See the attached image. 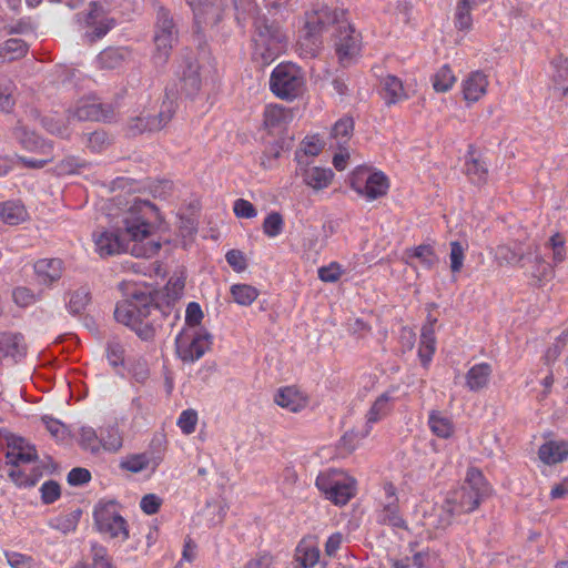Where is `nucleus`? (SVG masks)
Instances as JSON below:
<instances>
[{
    "label": "nucleus",
    "instance_id": "nucleus-1",
    "mask_svg": "<svg viewBox=\"0 0 568 568\" xmlns=\"http://www.w3.org/2000/svg\"><path fill=\"white\" fill-rule=\"evenodd\" d=\"M120 230L131 246V255L135 257H153L161 248L158 233L162 226V217L152 203L134 199L121 214Z\"/></svg>",
    "mask_w": 568,
    "mask_h": 568
},
{
    "label": "nucleus",
    "instance_id": "nucleus-2",
    "mask_svg": "<svg viewBox=\"0 0 568 568\" xmlns=\"http://www.w3.org/2000/svg\"><path fill=\"white\" fill-rule=\"evenodd\" d=\"M346 12L328 6L325 1H317L312 9L305 13L304 36L298 41L300 54L312 58L321 49L320 34L329 26L336 24L337 29L344 24Z\"/></svg>",
    "mask_w": 568,
    "mask_h": 568
},
{
    "label": "nucleus",
    "instance_id": "nucleus-3",
    "mask_svg": "<svg viewBox=\"0 0 568 568\" xmlns=\"http://www.w3.org/2000/svg\"><path fill=\"white\" fill-rule=\"evenodd\" d=\"M490 487L481 471L469 468L464 484L448 493L446 499L458 515L473 513L478 508L485 497L489 495Z\"/></svg>",
    "mask_w": 568,
    "mask_h": 568
},
{
    "label": "nucleus",
    "instance_id": "nucleus-4",
    "mask_svg": "<svg viewBox=\"0 0 568 568\" xmlns=\"http://www.w3.org/2000/svg\"><path fill=\"white\" fill-rule=\"evenodd\" d=\"M306 88L303 70L292 62L277 64L270 75V90L278 99L294 101Z\"/></svg>",
    "mask_w": 568,
    "mask_h": 568
},
{
    "label": "nucleus",
    "instance_id": "nucleus-5",
    "mask_svg": "<svg viewBox=\"0 0 568 568\" xmlns=\"http://www.w3.org/2000/svg\"><path fill=\"white\" fill-rule=\"evenodd\" d=\"M494 255L499 265H516L521 261L534 262L537 265L534 276L539 280L551 273V266L538 253V246L534 244H528L526 247L517 242L501 244L496 247Z\"/></svg>",
    "mask_w": 568,
    "mask_h": 568
},
{
    "label": "nucleus",
    "instance_id": "nucleus-6",
    "mask_svg": "<svg viewBox=\"0 0 568 568\" xmlns=\"http://www.w3.org/2000/svg\"><path fill=\"white\" fill-rule=\"evenodd\" d=\"M93 519L100 534L120 541L129 538L128 523L121 516L120 505L115 500H100L94 506Z\"/></svg>",
    "mask_w": 568,
    "mask_h": 568
},
{
    "label": "nucleus",
    "instance_id": "nucleus-7",
    "mask_svg": "<svg viewBox=\"0 0 568 568\" xmlns=\"http://www.w3.org/2000/svg\"><path fill=\"white\" fill-rule=\"evenodd\" d=\"M349 186L359 196L372 202L385 196L390 184L384 172L368 166H357L349 175Z\"/></svg>",
    "mask_w": 568,
    "mask_h": 568
},
{
    "label": "nucleus",
    "instance_id": "nucleus-8",
    "mask_svg": "<svg viewBox=\"0 0 568 568\" xmlns=\"http://www.w3.org/2000/svg\"><path fill=\"white\" fill-rule=\"evenodd\" d=\"M315 485L328 500L339 506L347 504L356 491L355 479L338 469H328L321 473Z\"/></svg>",
    "mask_w": 568,
    "mask_h": 568
},
{
    "label": "nucleus",
    "instance_id": "nucleus-9",
    "mask_svg": "<svg viewBox=\"0 0 568 568\" xmlns=\"http://www.w3.org/2000/svg\"><path fill=\"white\" fill-rule=\"evenodd\" d=\"M82 30V39L87 44H92L102 39L114 28L115 20L100 3L91 2L88 11L78 20Z\"/></svg>",
    "mask_w": 568,
    "mask_h": 568
},
{
    "label": "nucleus",
    "instance_id": "nucleus-10",
    "mask_svg": "<svg viewBox=\"0 0 568 568\" xmlns=\"http://www.w3.org/2000/svg\"><path fill=\"white\" fill-rule=\"evenodd\" d=\"M176 40L178 31L173 19L170 17L169 11L161 8L158 11L153 37L154 52L152 60L156 67H163L168 62Z\"/></svg>",
    "mask_w": 568,
    "mask_h": 568
},
{
    "label": "nucleus",
    "instance_id": "nucleus-11",
    "mask_svg": "<svg viewBox=\"0 0 568 568\" xmlns=\"http://www.w3.org/2000/svg\"><path fill=\"white\" fill-rule=\"evenodd\" d=\"M175 343L178 356L183 362L193 363L210 349L212 336L202 327H184Z\"/></svg>",
    "mask_w": 568,
    "mask_h": 568
},
{
    "label": "nucleus",
    "instance_id": "nucleus-12",
    "mask_svg": "<svg viewBox=\"0 0 568 568\" xmlns=\"http://www.w3.org/2000/svg\"><path fill=\"white\" fill-rule=\"evenodd\" d=\"M361 45L359 33L347 21L339 26L335 36V49L343 64L351 62L359 54Z\"/></svg>",
    "mask_w": 568,
    "mask_h": 568
},
{
    "label": "nucleus",
    "instance_id": "nucleus-13",
    "mask_svg": "<svg viewBox=\"0 0 568 568\" xmlns=\"http://www.w3.org/2000/svg\"><path fill=\"white\" fill-rule=\"evenodd\" d=\"M12 139L26 151L42 155L52 154L51 142L44 140L34 130H31L21 120H18L11 130Z\"/></svg>",
    "mask_w": 568,
    "mask_h": 568
},
{
    "label": "nucleus",
    "instance_id": "nucleus-14",
    "mask_svg": "<svg viewBox=\"0 0 568 568\" xmlns=\"http://www.w3.org/2000/svg\"><path fill=\"white\" fill-rule=\"evenodd\" d=\"M153 305L146 298L125 300L116 304L114 316L119 323L126 326L136 325L140 320H146Z\"/></svg>",
    "mask_w": 568,
    "mask_h": 568
},
{
    "label": "nucleus",
    "instance_id": "nucleus-15",
    "mask_svg": "<svg viewBox=\"0 0 568 568\" xmlns=\"http://www.w3.org/2000/svg\"><path fill=\"white\" fill-rule=\"evenodd\" d=\"M95 251L101 256H110L121 253H130L131 246L126 237L118 226L116 231H98L93 234Z\"/></svg>",
    "mask_w": 568,
    "mask_h": 568
},
{
    "label": "nucleus",
    "instance_id": "nucleus-16",
    "mask_svg": "<svg viewBox=\"0 0 568 568\" xmlns=\"http://www.w3.org/2000/svg\"><path fill=\"white\" fill-rule=\"evenodd\" d=\"M114 111L110 104H104L95 95L83 97L78 100L73 115L79 120L108 121L113 118Z\"/></svg>",
    "mask_w": 568,
    "mask_h": 568
},
{
    "label": "nucleus",
    "instance_id": "nucleus-17",
    "mask_svg": "<svg viewBox=\"0 0 568 568\" xmlns=\"http://www.w3.org/2000/svg\"><path fill=\"white\" fill-rule=\"evenodd\" d=\"M27 355V344L21 333H0V361L14 365Z\"/></svg>",
    "mask_w": 568,
    "mask_h": 568
},
{
    "label": "nucleus",
    "instance_id": "nucleus-18",
    "mask_svg": "<svg viewBox=\"0 0 568 568\" xmlns=\"http://www.w3.org/2000/svg\"><path fill=\"white\" fill-rule=\"evenodd\" d=\"M385 494V503L382 510L378 513L377 520L381 524L388 525L395 528L405 526V521L399 513L398 498L396 496V488L392 483H385L383 486Z\"/></svg>",
    "mask_w": 568,
    "mask_h": 568
},
{
    "label": "nucleus",
    "instance_id": "nucleus-19",
    "mask_svg": "<svg viewBox=\"0 0 568 568\" xmlns=\"http://www.w3.org/2000/svg\"><path fill=\"white\" fill-rule=\"evenodd\" d=\"M293 111L282 104H267L263 112L264 128L271 133L283 132L293 120Z\"/></svg>",
    "mask_w": 568,
    "mask_h": 568
},
{
    "label": "nucleus",
    "instance_id": "nucleus-20",
    "mask_svg": "<svg viewBox=\"0 0 568 568\" xmlns=\"http://www.w3.org/2000/svg\"><path fill=\"white\" fill-rule=\"evenodd\" d=\"M296 174L302 178L305 185L314 191H322L328 187L335 176L331 169L315 165L310 166L308 163L297 165Z\"/></svg>",
    "mask_w": 568,
    "mask_h": 568
},
{
    "label": "nucleus",
    "instance_id": "nucleus-21",
    "mask_svg": "<svg viewBox=\"0 0 568 568\" xmlns=\"http://www.w3.org/2000/svg\"><path fill=\"white\" fill-rule=\"evenodd\" d=\"M193 8L194 21L200 30L206 26L216 24L222 17V6L220 0H190Z\"/></svg>",
    "mask_w": 568,
    "mask_h": 568
},
{
    "label": "nucleus",
    "instance_id": "nucleus-22",
    "mask_svg": "<svg viewBox=\"0 0 568 568\" xmlns=\"http://www.w3.org/2000/svg\"><path fill=\"white\" fill-rule=\"evenodd\" d=\"M393 405L394 400L388 392L379 395L374 400L365 415V423L363 425V432L359 434V437H367L371 434L374 425L381 422L390 413Z\"/></svg>",
    "mask_w": 568,
    "mask_h": 568
},
{
    "label": "nucleus",
    "instance_id": "nucleus-23",
    "mask_svg": "<svg viewBox=\"0 0 568 568\" xmlns=\"http://www.w3.org/2000/svg\"><path fill=\"white\" fill-rule=\"evenodd\" d=\"M489 85L488 77L481 71H473L462 81L463 98L467 103L478 102Z\"/></svg>",
    "mask_w": 568,
    "mask_h": 568
},
{
    "label": "nucleus",
    "instance_id": "nucleus-24",
    "mask_svg": "<svg viewBox=\"0 0 568 568\" xmlns=\"http://www.w3.org/2000/svg\"><path fill=\"white\" fill-rule=\"evenodd\" d=\"M274 402L291 413H298L307 406L308 397L295 386H285L276 390Z\"/></svg>",
    "mask_w": 568,
    "mask_h": 568
},
{
    "label": "nucleus",
    "instance_id": "nucleus-25",
    "mask_svg": "<svg viewBox=\"0 0 568 568\" xmlns=\"http://www.w3.org/2000/svg\"><path fill=\"white\" fill-rule=\"evenodd\" d=\"M318 540L314 536H307L297 544L294 555L296 568H314L320 560Z\"/></svg>",
    "mask_w": 568,
    "mask_h": 568
},
{
    "label": "nucleus",
    "instance_id": "nucleus-26",
    "mask_svg": "<svg viewBox=\"0 0 568 568\" xmlns=\"http://www.w3.org/2000/svg\"><path fill=\"white\" fill-rule=\"evenodd\" d=\"M8 464L18 467L20 464H28L37 460V449L22 437H13L8 445Z\"/></svg>",
    "mask_w": 568,
    "mask_h": 568
},
{
    "label": "nucleus",
    "instance_id": "nucleus-27",
    "mask_svg": "<svg viewBox=\"0 0 568 568\" xmlns=\"http://www.w3.org/2000/svg\"><path fill=\"white\" fill-rule=\"evenodd\" d=\"M539 460L554 466L568 459V442L564 439H549L542 443L538 448Z\"/></svg>",
    "mask_w": 568,
    "mask_h": 568
},
{
    "label": "nucleus",
    "instance_id": "nucleus-28",
    "mask_svg": "<svg viewBox=\"0 0 568 568\" xmlns=\"http://www.w3.org/2000/svg\"><path fill=\"white\" fill-rule=\"evenodd\" d=\"M33 270L38 282L50 286L61 278L63 262L60 258H40L34 263Z\"/></svg>",
    "mask_w": 568,
    "mask_h": 568
},
{
    "label": "nucleus",
    "instance_id": "nucleus-29",
    "mask_svg": "<svg viewBox=\"0 0 568 568\" xmlns=\"http://www.w3.org/2000/svg\"><path fill=\"white\" fill-rule=\"evenodd\" d=\"M181 91L186 95L196 94L202 85V75L200 65L195 59L184 61L181 70Z\"/></svg>",
    "mask_w": 568,
    "mask_h": 568
},
{
    "label": "nucleus",
    "instance_id": "nucleus-30",
    "mask_svg": "<svg viewBox=\"0 0 568 568\" xmlns=\"http://www.w3.org/2000/svg\"><path fill=\"white\" fill-rule=\"evenodd\" d=\"M436 352V337L434 324L429 323L422 327L418 345V357L423 367L427 368Z\"/></svg>",
    "mask_w": 568,
    "mask_h": 568
},
{
    "label": "nucleus",
    "instance_id": "nucleus-31",
    "mask_svg": "<svg viewBox=\"0 0 568 568\" xmlns=\"http://www.w3.org/2000/svg\"><path fill=\"white\" fill-rule=\"evenodd\" d=\"M459 516L455 508L449 505L448 500L434 508V511L427 516L426 525L436 530H446L454 521L455 517Z\"/></svg>",
    "mask_w": 568,
    "mask_h": 568
},
{
    "label": "nucleus",
    "instance_id": "nucleus-32",
    "mask_svg": "<svg viewBox=\"0 0 568 568\" xmlns=\"http://www.w3.org/2000/svg\"><path fill=\"white\" fill-rule=\"evenodd\" d=\"M28 219L26 206L19 200L0 202V220L8 225H18Z\"/></svg>",
    "mask_w": 568,
    "mask_h": 568
},
{
    "label": "nucleus",
    "instance_id": "nucleus-33",
    "mask_svg": "<svg viewBox=\"0 0 568 568\" xmlns=\"http://www.w3.org/2000/svg\"><path fill=\"white\" fill-rule=\"evenodd\" d=\"M354 132V121L349 116H344L333 125L329 139L331 148H344L348 145Z\"/></svg>",
    "mask_w": 568,
    "mask_h": 568
},
{
    "label": "nucleus",
    "instance_id": "nucleus-34",
    "mask_svg": "<svg viewBox=\"0 0 568 568\" xmlns=\"http://www.w3.org/2000/svg\"><path fill=\"white\" fill-rule=\"evenodd\" d=\"M381 84L383 99L388 105L398 103L408 98L402 80L393 74L386 75Z\"/></svg>",
    "mask_w": 568,
    "mask_h": 568
},
{
    "label": "nucleus",
    "instance_id": "nucleus-35",
    "mask_svg": "<svg viewBox=\"0 0 568 568\" xmlns=\"http://www.w3.org/2000/svg\"><path fill=\"white\" fill-rule=\"evenodd\" d=\"M491 373L493 369L488 363L474 365L466 374V386L473 392L485 388L489 383Z\"/></svg>",
    "mask_w": 568,
    "mask_h": 568
},
{
    "label": "nucleus",
    "instance_id": "nucleus-36",
    "mask_svg": "<svg viewBox=\"0 0 568 568\" xmlns=\"http://www.w3.org/2000/svg\"><path fill=\"white\" fill-rule=\"evenodd\" d=\"M430 432L439 437L447 439L453 436L455 426L449 416L439 410H432L427 422Z\"/></svg>",
    "mask_w": 568,
    "mask_h": 568
},
{
    "label": "nucleus",
    "instance_id": "nucleus-37",
    "mask_svg": "<svg viewBox=\"0 0 568 568\" xmlns=\"http://www.w3.org/2000/svg\"><path fill=\"white\" fill-rule=\"evenodd\" d=\"M29 50L28 43L18 38H11L0 44V63L11 62L23 58Z\"/></svg>",
    "mask_w": 568,
    "mask_h": 568
},
{
    "label": "nucleus",
    "instance_id": "nucleus-38",
    "mask_svg": "<svg viewBox=\"0 0 568 568\" xmlns=\"http://www.w3.org/2000/svg\"><path fill=\"white\" fill-rule=\"evenodd\" d=\"M126 53L123 48H106L97 55L95 64L102 70L116 69L124 62Z\"/></svg>",
    "mask_w": 568,
    "mask_h": 568
},
{
    "label": "nucleus",
    "instance_id": "nucleus-39",
    "mask_svg": "<svg viewBox=\"0 0 568 568\" xmlns=\"http://www.w3.org/2000/svg\"><path fill=\"white\" fill-rule=\"evenodd\" d=\"M124 130L128 136H138L146 132H156L155 128H153L152 114L144 111L138 115L129 118Z\"/></svg>",
    "mask_w": 568,
    "mask_h": 568
},
{
    "label": "nucleus",
    "instance_id": "nucleus-40",
    "mask_svg": "<svg viewBox=\"0 0 568 568\" xmlns=\"http://www.w3.org/2000/svg\"><path fill=\"white\" fill-rule=\"evenodd\" d=\"M324 143L318 135L305 136L295 152L297 165L307 164V156H316L323 150Z\"/></svg>",
    "mask_w": 568,
    "mask_h": 568
},
{
    "label": "nucleus",
    "instance_id": "nucleus-41",
    "mask_svg": "<svg viewBox=\"0 0 568 568\" xmlns=\"http://www.w3.org/2000/svg\"><path fill=\"white\" fill-rule=\"evenodd\" d=\"M473 6L470 0H458L455 13H454V26L459 31H468L473 27Z\"/></svg>",
    "mask_w": 568,
    "mask_h": 568
},
{
    "label": "nucleus",
    "instance_id": "nucleus-42",
    "mask_svg": "<svg viewBox=\"0 0 568 568\" xmlns=\"http://www.w3.org/2000/svg\"><path fill=\"white\" fill-rule=\"evenodd\" d=\"M456 81V75L447 64L440 67L432 77L433 89L438 93L449 91Z\"/></svg>",
    "mask_w": 568,
    "mask_h": 568
},
{
    "label": "nucleus",
    "instance_id": "nucleus-43",
    "mask_svg": "<svg viewBox=\"0 0 568 568\" xmlns=\"http://www.w3.org/2000/svg\"><path fill=\"white\" fill-rule=\"evenodd\" d=\"M101 448L108 452H116L122 447L123 437L115 425H109L100 429Z\"/></svg>",
    "mask_w": 568,
    "mask_h": 568
},
{
    "label": "nucleus",
    "instance_id": "nucleus-44",
    "mask_svg": "<svg viewBox=\"0 0 568 568\" xmlns=\"http://www.w3.org/2000/svg\"><path fill=\"white\" fill-rule=\"evenodd\" d=\"M14 90L16 85L10 79L0 77V113L9 114L13 111L16 106Z\"/></svg>",
    "mask_w": 568,
    "mask_h": 568
},
{
    "label": "nucleus",
    "instance_id": "nucleus-45",
    "mask_svg": "<svg viewBox=\"0 0 568 568\" xmlns=\"http://www.w3.org/2000/svg\"><path fill=\"white\" fill-rule=\"evenodd\" d=\"M230 292L234 302L242 306L251 305L260 294L257 288L248 284H234Z\"/></svg>",
    "mask_w": 568,
    "mask_h": 568
},
{
    "label": "nucleus",
    "instance_id": "nucleus-46",
    "mask_svg": "<svg viewBox=\"0 0 568 568\" xmlns=\"http://www.w3.org/2000/svg\"><path fill=\"white\" fill-rule=\"evenodd\" d=\"M175 111L176 103L174 100H163L158 114H152L153 128H155L156 131H160L163 128H165L172 120L173 115L175 114Z\"/></svg>",
    "mask_w": 568,
    "mask_h": 568
},
{
    "label": "nucleus",
    "instance_id": "nucleus-47",
    "mask_svg": "<svg viewBox=\"0 0 568 568\" xmlns=\"http://www.w3.org/2000/svg\"><path fill=\"white\" fill-rule=\"evenodd\" d=\"M449 267L452 273L456 275L463 270L468 244L459 241H452L449 243Z\"/></svg>",
    "mask_w": 568,
    "mask_h": 568
},
{
    "label": "nucleus",
    "instance_id": "nucleus-48",
    "mask_svg": "<svg viewBox=\"0 0 568 568\" xmlns=\"http://www.w3.org/2000/svg\"><path fill=\"white\" fill-rule=\"evenodd\" d=\"M42 423L44 424L45 429L50 433L52 438H54L57 442H63L71 434L67 424L57 418H53L52 416H42Z\"/></svg>",
    "mask_w": 568,
    "mask_h": 568
},
{
    "label": "nucleus",
    "instance_id": "nucleus-49",
    "mask_svg": "<svg viewBox=\"0 0 568 568\" xmlns=\"http://www.w3.org/2000/svg\"><path fill=\"white\" fill-rule=\"evenodd\" d=\"M41 125L49 133L59 135L61 138H69V128L65 125L63 118L58 115H43L40 120Z\"/></svg>",
    "mask_w": 568,
    "mask_h": 568
},
{
    "label": "nucleus",
    "instance_id": "nucleus-50",
    "mask_svg": "<svg viewBox=\"0 0 568 568\" xmlns=\"http://www.w3.org/2000/svg\"><path fill=\"white\" fill-rule=\"evenodd\" d=\"M546 246L551 251L552 265L549 264L551 267L565 261L567 252L565 246V239L560 233L554 234L547 242ZM551 274L552 272L549 275Z\"/></svg>",
    "mask_w": 568,
    "mask_h": 568
},
{
    "label": "nucleus",
    "instance_id": "nucleus-51",
    "mask_svg": "<svg viewBox=\"0 0 568 568\" xmlns=\"http://www.w3.org/2000/svg\"><path fill=\"white\" fill-rule=\"evenodd\" d=\"M79 445L92 453H98L101 449L100 436L92 427H82L79 433Z\"/></svg>",
    "mask_w": 568,
    "mask_h": 568
},
{
    "label": "nucleus",
    "instance_id": "nucleus-52",
    "mask_svg": "<svg viewBox=\"0 0 568 568\" xmlns=\"http://www.w3.org/2000/svg\"><path fill=\"white\" fill-rule=\"evenodd\" d=\"M466 174L473 183L484 184L487 181L488 170L485 163L479 160L471 159L466 162Z\"/></svg>",
    "mask_w": 568,
    "mask_h": 568
},
{
    "label": "nucleus",
    "instance_id": "nucleus-53",
    "mask_svg": "<svg viewBox=\"0 0 568 568\" xmlns=\"http://www.w3.org/2000/svg\"><path fill=\"white\" fill-rule=\"evenodd\" d=\"M276 566L275 556L270 551L263 550L250 558L243 568H276Z\"/></svg>",
    "mask_w": 568,
    "mask_h": 568
},
{
    "label": "nucleus",
    "instance_id": "nucleus-54",
    "mask_svg": "<svg viewBox=\"0 0 568 568\" xmlns=\"http://www.w3.org/2000/svg\"><path fill=\"white\" fill-rule=\"evenodd\" d=\"M284 227L283 216L278 212L270 213L263 222V232L268 237L278 236Z\"/></svg>",
    "mask_w": 568,
    "mask_h": 568
},
{
    "label": "nucleus",
    "instance_id": "nucleus-55",
    "mask_svg": "<svg viewBox=\"0 0 568 568\" xmlns=\"http://www.w3.org/2000/svg\"><path fill=\"white\" fill-rule=\"evenodd\" d=\"M409 256L418 258L422 265L428 270L432 268L437 262V256L434 248L427 244H422L414 247Z\"/></svg>",
    "mask_w": 568,
    "mask_h": 568
},
{
    "label": "nucleus",
    "instance_id": "nucleus-56",
    "mask_svg": "<svg viewBox=\"0 0 568 568\" xmlns=\"http://www.w3.org/2000/svg\"><path fill=\"white\" fill-rule=\"evenodd\" d=\"M9 478L18 486L23 488L33 487L38 483V477L30 476L24 469L12 466L8 471Z\"/></svg>",
    "mask_w": 568,
    "mask_h": 568
},
{
    "label": "nucleus",
    "instance_id": "nucleus-57",
    "mask_svg": "<svg viewBox=\"0 0 568 568\" xmlns=\"http://www.w3.org/2000/svg\"><path fill=\"white\" fill-rule=\"evenodd\" d=\"M93 568H114L105 547L99 544L91 545Z\"/></svg>",
    "mask_w": 568,
    "mask_h": 568
},
{
    "label": "nucleus",
    "instance_id": "nucleus-58",
    "mask_svg": "<svg viewBox=\"0 0 568 568\" xmlns=\"http://www.w3.org/2000/svg\"><path fill=\"white\" fill-rule=\"evenodd\" d=\"M178 426L185 435H191L195 432L197 424V413L194 409L183 410L178 419Z\"/></svg>",
    "mask_w": 568,
    "mask_h": 568
},
{
    "label": "nucleus",
    "instance_id": "nucleus-59",
    "mask_svg": "<svg viewBox=\"0 0 568 568\" xmlns=\"http://www.w3.org/2000/svg\"><path fill=\"white\" fill-rule=\"evenodd\" d=\"M12 298L20 307H27L37 302L38 295L29 287L18 286L12 291Z\"/></svg>",
    "mask_w": 568,
    "mask_h": 568
},
{
    "label": "nucleus",
    "instance_id": "nucleus-60",
    "mask_svg": "<svg viewBox=\"0 0 568 568\" xmlns=\"http://www.w3.org/2000/svg\"><path fill=\"white\" fill-rule=\"evenodd\" d=\"M106 357L112 366L123 365L125 363L124 346L118 341L108 343Z\"/></svg>",
    "mask_w": 568,
    "mask_h": 568
},
{
    "label": "nucleus",
    "instance_id": "nucleus-61",
    "mask_svg": "<svg viewBox=\"0 0 568 568\" xmlns=\"http://www.w3.org/2000/svg\"><path fill=\"white\" fill-rule=\"evenodd\" d=\"M149 463L150 459L145 454H138L121 462V467L131 473H140L148 468Z\"/></svg>",
    "mask_w": 568,
    "mask_h": 568
},
{
    "label": "nucleus",
    "instance_id": "nucleus-62",
    "mask_svg": "<svg viewBox=\"0 0 568 568\" xmlns=\"http://www.w3.org/2000/svg\"><path fill=\"white\" fill-rule=\"evenodd\" d=\"M40 491L41 499L47 505L54 503L61 495L60 485L54 480L44 481Z\"/></svg>",
    "mask_w": 568,
    "mask_h": 568
},
{
    "label": "nucleus",
    "instance_id": "nucleus-63",
    "mask_svg": "<svg viewBox=\"0 0 568 568\" xmlns=\"http://www.w3.org/2000/svg\"><path fill=\"white\" fill-rule=\"evenodd\" d=\"M162 503L163 499L158 495L146 494L140 501V508L146 515H154L160 510Z\"/></svg>",
    "mask_w": 568,
    "mask_h": 568
},
{
    "label": "nucleus",
    "instance_id": "nucleus-64",
    "mask_svg": "<svg viewBox=\"0 0 568 568\" xmlns=\"http://www.w3.org/2000/svg\"><path fill=\"white\" fill-rule=\"evenodd\" d=\"M6 558L8 564L12 568H32L33 559L30 556L16 552V551H7Z\"/></svg>",
    "mask_w": 568,
    "mask_h": 568
}]
</instances>
